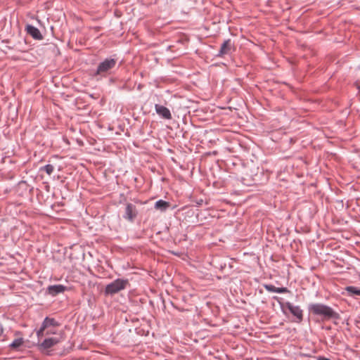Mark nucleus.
Returning a JSON list of instances; mask_svg holds the SVG:
<instances>
[{
    "instance_id": "obj_1",
    "label": "nucleus",
    "mask_w": 360,
    "mask_h": 360,
    "mask_svg": "<svg viewBox=\"0 0 360 360\" xmlns=\"http://www.w3.org/2000/svg\"><path fill=\"white\" fill-rule=\"evenodd\" d=\"M308 311L322 320L338 319L340 316L330 307L321 303H311L308 305Z\"/></svg>"
},
{
    "instance_id": "obj_2",
    "label": "nucleus",
    "mask_w": 360,
    "mask_h": 360,
    "mask_svg": "<svg viewBox=\"0 0 360 360\" xmlns=\"http://www.w3.org/2000/svg\"><path fill=\"white\" fill-rule=\"evenodd\" d=\"M128 284L127 279L117 278L105 286L104 293L105 295H113L125 289Z\"/></svg>"
},
{
    "instance_id": "obj_3",
    "label": "nucleus",
    "mask_w": 360,
    "mask_h": 360,
    "mask_svg": "<svg viewBox=\"0 0 360 360\" xmlns=\"http://www.w3.org/2000/svg\"><path fill=\"white\" fill-rule=\"evenodd\" d=\"M117 60L113 58H106L101 62L95 73L96 77H105L110 74L111 70L115 67Z\"/></svg>"
},
{
    "instance_id": "obj_4",
    "label": "nucleus",
    "mask_w": 360,
    "mask_h": 360,
    "mask_svg": "<svg viewBox=\"0 0 360 360\" xmlns=\"http://www.w3.org/2000/svg\"><path fill=\"white\" fill-rule=\"evenodd\" d=\"M274 299L276 300L281 304V308L286 307L290 312L297 318V322L300 323L303 320V310L299 306H295L290 302L285 303H281L278 301L279 297L275 296Z\"/></svg>"
},
{
    "instance_id": "obj_5",
    "label": "nucleus",
    "mask_w": 360,
    "mask_h": 360,
    "mask_svg": "<svg viewBox=\"0 0 360 360\" xmlns=\"http://www.w3.org/2000/svg\"><path fill=\"white\" fill-rule=\"evenodd\" d=\"M138 215V210L135 205L127 203L125 207L123 218L129 222H134Z\"/></svg>"
},
{
    "instance_id": "obj_6",
    "label": "nucleus",
    "mask_w": 360,
    "mask_h": 360,
    "mask_svg": "<svg viewBox=\"0 0 360 360\" xmlns=\"http://www.w3.org/2000/svg\"><path fill=\"white\" fill-rule=\"evenodd\" d=\"M224 164L231 169V167H241L242 169H245V167L249 164L248 159H226Z\"/></svg>"
},
{
    "instance_id": "obj_7",
    "label": "nucleus",
    "mask_w": 360,
    "mask_h": 360,
    "mask_svg": "<svg viewBox=\"0 0 360 360\" xmlns=\"http://www.w3.org/2000/svg\"><path fill=\"white\" fill-rule=\"evenodd\" d=\"M66 290L67 287L61 284L49 285L46 288V293L52 297H55L60 293L64 292Z\"/></svg>"
},
{
    "instance_id": "obj_8",
    "label": "nucleus",
    "mask_w": 360,
    "mask_h": 360,
    "mask_svg": "<svg viewBox=\"0 0 360 360\" xmlns=\"http://www.w3.org/2000/svg\"><path fill=\"white\" fill-rule=\"evenodd\" d=\"M60 342V340L57 338H49L44 340L42 342L39 344V349L45 350L48 349L54 345H57Z\"/></svg>"
},
{
    "instance_id": "obj_9",
    "label": "nucleus",
    "mask_w": 360,
    "mask_h": 360,
    "mask_svg": "<svg viewBox=\"0 0 360 360\" xmlns=\"http://www.w3.org/2000/svg\"><path fill=\"white\" fill-rule=\"evenodd\" d=\"M155 109L156 112L160 116H161L162 118L167 119V120L172 119L171 112H170L169 110L167 108H166V107H165L163 105H160L156 104L155 105Z\"/></svg>"
},
{
    "instance_id": "obj_10",
    "label": "nucleus",
    "mask_w": 360,
    "mask_h": 360,
    "mask_svg": "<svg viewBox=\"0 0 360 360\" xmlns=\"http://www.w3.org/2000/svg\"><path fill=\"white\" fill-rule=\"evenodd\" d=\"M264 288L268 292H271L287 293V292H290V290L285 287L277 288L271 284H264Z\"/></svg>"
},
{
    "instance_id": "obj_11",
    "label": "nucleus",
    "mask_w": 360,
    "mask_h": 360,
    "mask_svg": "<svg viewBox=\"0 0 360 360\" xmlns=\"http://www.w3.org/2000/svg\"><path fill=\"white\" fill-rule=\"evenodd\" d=\"M26 30L27 33L31 35L34 39H41L42 35L41 34L39 30L32 26V25H27L26 27Z\"/></svg>"
},
{
    "instance_id": "obj_12",
    "label": "nucleus",
    "mask_w": 360,
    "mask_h": 360,
    "mask_svg": "<svg viewBox=\"0 0 360 360\" xmlns=\"http://www.w3.org/2000/svg\"><path fill=\"white\" fill-rule=\"evenodd\" d=\"M232 50V44L230 39L226 40L221 46L219 55L224 56L231 53Z\"/></svg>"
},
{
    "instance_id": "obj_13",
    "label": "nucleus",
    "mask_w": 360,
    "mask_h": 360,
    "mask_svg": "<svg viewBox=\"0 0 360 360\" xmlns=\"http://www.w3.org/2000/svg\"><path fill=\"white\" fill-rule=\"evenodd\" d=\"M41 326L47 329L49 327H56L59 326V323L53 319L46 316L43 321Z\"/></svg>"
},
{
    "instance_id": "obj_14",
    "label": "nucleus",
    "mask_w": 360,
    "mask_h": 360,
    "mask_svg": "<svg viewBox=\"0 0 360 360\" xmlns=\"http://www.w3.org/2000/svg\"><path fill=\"white\" fill-rule=\"evenodd\" d=\"M169 202L165 201L163 200H159L155 202L154 207L158 210L165 212L169 207Z\"/></svg>"
},
{
    "instance_id": "obj_15",
    "label": "nucleus",
    "mask_w": 360,
    "mask_h": 360,
    "mask_svg": "<svg viewBox=\"0 0 360 360\" xmlns=\"http://www.w3.org/2000/svg\"><path fill=\"white\" fill-rule=\"evenodd\" d=\"M24 342L25 341L22 338H16L8 345V347L13 350H18V349L23 345Z\"/></svg>"
},
{
    "instance_id": "obj_16",
    "label": "nucleus",
    "mask_w": 360,
    "mask_h": 360,
    "mask_svg": "<svg viewBox=\"0 0 360 360\" xmlns=\"http://www.w3.org/2000/svg\"><path fill=\"white\" fill-rule=\"evenodd\" d=\"M345 290L351 296H360V288L355 286H347Z\"/></svg>"
},
{
    "instance_id": "obj_17",
    "label": "nucleus",
    "mask_w": 360,
    "mask_h": 360,
    "mask_svg": "<svg viewBox=\"0 0 360 360\" xmlns=\"http://www.w3.org/2000/svg\"><path fill=\"white\" fill-rule=\"evenodd\" d=\"M42 169L50 175L53 171V166L51 165H46L42 168Z\"/></svg>"
},
{
    "instance_id": "obj_18",
    "label": "nucleus",
    "mask_w": 360,
    "mask_h": 360,
    "mask_svg": "<svg viewBox=\"0 0 360 360\" xmlns=\"http://www.w3.org/2000/svg\"><path fill=\"white\" fill-rule=\"evenodd\" d=\"M45 328L41 325L40 328L37 331V336L39 339L44 335Z\"/></svg>"
},
{
    "instance_id": "obj_19",
    "label": "nucleus",
    "mask_w": 360,
    "mask_h": 360,
    "mask_svg": "<svg viewBox=\"0 0 360 360\" xmlns=\"http://www.w3.org/2000/svg\"><path fill=\"white\" fill-rule=\"evenodd\" d=\"M4 327L3 325L0 323V338L3 337L2 341H6L8 340L7 335L4 334Z\"/></svg>"
},
{
    "instance_id": "obj_20",
    "label": "nucleus",
    "mask_w": 360,
    "mask_h": 360,
    "mask_svg": "<svg viewBox=\"0 0 360 360\" xmlns=\"http://www.w3.org/2000/svg\"><path fill=\"white\" fill-rule=\"evenodd\" d=\"M172 162H173L174 163H175V164H176V165H179V167H180L181 169L185 170V169H188V167H185L184 165H181L179 162H178V161L176 160V159L172 158Z\"/></svg>"
},
{
    "instance_id": "obj_21",
    "label": "nucleus",
    "mask_w": 360,
    "mask_h": 360,
    "mask_svg": "<svg viewBox=\"0 0 360 360\" xmlns=\"http://www.w3.org/2000/svg\"><path fill=\"white\" fill-rule=\"evenodd\" d=\"M56 332L55 330H47L46 332V335H51V334H56Z\"/></svg>"
},
{
    "instance_id": "obj_22",
    "label": "nucleus",
    "mask_w": 360,
    "mask_h": 360,
    "mask_svg": "<svg viewBox=\"0 0 360 360\" xmlns=\"http://www.w3.org/2000/svg\"><path fill=\"white\" fill-rule=\"evenodd\" d=\"M316 359H317V360H330L323 356H317Z\"/></svg>"
},
{
    "instance_id": "obj_23",
    "label": "nucleus",
    "mask_w": 360,
    "mask_h": 360,
    "mask_svg": "<svg viewBox=\"0 0 360 360\" xmlns=\"http://www.w3.org/2000/svg\"><path fill=\"white\" fill-rule=\"evenodd\" d=\"M18 334H20V332H19V331H16V332H15V335H18Z\"/></svg>"
},
{
    "instance_id": "obj_24",
    "label": "nucleus",
    "mask_w": 360,
    "mask_h": 360,
    "mask_svg": "<svg viewBox=\"0 0 360 360\" xmlns=\"http://www.w3.org/2000/svg\"><path fill=\"white\" fill-rule=\"evenodd\" d=\"M251 163H253V160L252 159H250V161Z\"/></svg>"
}]
</instances>
